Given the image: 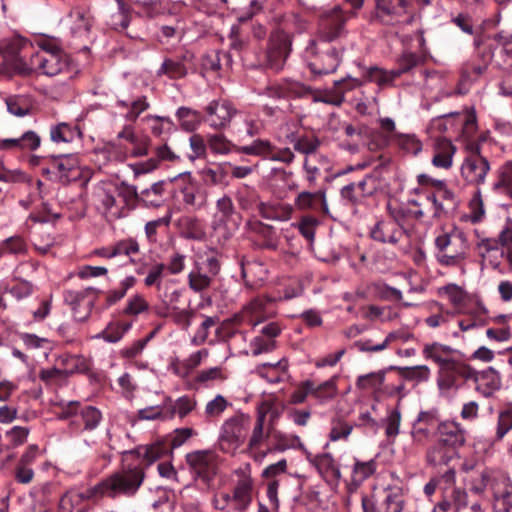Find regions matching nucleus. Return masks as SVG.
I'll list each match as a JSON object with an SVG mask.
<instances>
[{
	"instance_id": "obj_1",
	"label": "nucleus",
	"mask_w": 512,
	"mask_h": 512,
	"mask_svg": "<svg viewBox=\"0 0 512 512\" xmlns=\"http://www.w3.org/2000/svg\"><path fill=\"white\" fill-rule=\"evenodd\" d=\"M352 16L353 12H345L337 6L323 17L318 39L311 40L306 48L308 67L313 74L325 75L336 71L345 49L331 43L346 34L345 24Z\"/></svg>"
},
{
	"instance_id": "obj_2",
	"label": "nucleus",
	"mask_w": 512,
	"mask_h": 512,
	"mask_svg": "<svg viewBox=\"0 0 512 512\" xmlns=\"http://www.w3.org/2000/svg\"><path fill=\"white\" fill-rule=\"evenodd\" d=\"M145 478V466L135 459L128 450L122 452L121 469L83 492H71V501L96 500L102 497L115 498L119 495L133 496Z\"/></svg>"
},
{
	"instance_id": "obj_3",
	"label": "nucleus",
	"mask_w": 512,
	"mask_h": 512,
	"mask_svg": "<svg viewBox=\"0 0 512 512\" xmlns=\"http://www.w3.org/2000/svg\"><path fill=\"white\" fill-rule=\"evenodd\" d=\"M435 257L442 266H457L466 257L469 245L465 233L453 224L435 231Z\"/></svg>"
},
{
	"instance_id": "obj_4",
	"label": "nucleus",
	"mask_w": 512,
	"mask_h": 512,
	"mask_svg": "<svg viewBox=\"0 0 512 512\" xmlns=\"http://www.w3.org/2000/svg\"><path fill=\"white\" fill-rule=\"evenodd\" d=\"M462 138L465 145L466 156L461 166V174L469 183H478L480 162V135L478 134L477 112L472 108L465 115L462 127Z\"/></svg>"
},
{
	"instance_id": "obj_5",
	"label": "nucleus",
	"mask_w": 512,
	"mask_h": 512,
	"mask_svg": "<svg viewBox=\"0 0 512 512\" xmlns=\"http://www.w3.org/2000/svg\"><path fill=\"white\" fill-rule=\"evenodd\" d=\"M250 426V417L238 412L227 418L221 425L218 437L219 449L226 454L234 455L244 444Z\"/></svg>"
},
{
	"instance_id": "obj_6",
	"label": "nucleus",
	"mask_w": 512,
	"mask_h": 512,
	"mask_svg": "<svg viewBox=\"0 0 512 512\" xmlns=\"http://www.w3.org/2000/svg\"><path fill=\"white\" fill-rule=\"evenodd\" d=\"M363 512H402L405 505V495L398 485L387 486L361 498Z\"/></svg>"
},
{
	"instance_id": "obj_7",
	"label": "nucleus",
	"mask_w": 512,
	"mask_h": 512,
	"mask_svg": "<svg viewBox=\"0 0 512 512\" xmlns=\"http://www.w3.org/2000/svg\"><path fill=\"white\" fill-rule=\"evenodd\" d=\"M32 49V43L21 36L12 37L3 48V61L7 71L11 69L14 73L27 77L31 75L27 52Z\"/></svg>"
},
{
	"instance_id": "obj_8",
	"label": "nucleus",
	"mask_w": 512,
	"mask_h": 512,
	"mask_svg": "<svg viewBox=\"0 0 512 512\" xmlns=\"http://www.w3.org/2000/svg\"><path fill=\"white\" fill-rule=\"evenodd\" d=\"M482 489H489L493 494L494 512L512 510V486L502 472H486L482 475Z\"/></svg>"
},
{
	"instance_id": "obj_9",
	"label": "nucleus",
	"mask_w": 512,
	"mask_h": 512,
	"mask_svg": "<svg viewBox=\"0 0 512 512\" xmlns=\"http://www.w3.org/2000/svg\"><path fill=\"white\" fill-rule=\"evenodd\" d=\"M44 159L47 161L48 167L43 171L49 174L52 180L66 184L80 177L79 161L76 155H51Z\"/></svg>"
},
{
	"instance_id": "obj_10",
	"label": "nucleus",
	"mask_w": 512,
	"mask_h": 512,
	"mask_svg": "<svg viewBox=\"0 0 512 512\" xmlns=\"http://www.w3.org/2000/svg\"><path fill=\"white\" fill-rule=\"evenodd\" d=\"M438 374L437 384L439 389L448 391L452 388H457L461 380H472L477 384L479 373L455 358L451 362L444 364L439 369Z\"/></svg>"
},
{
	"instance_id": "obj_11",
	"label": "nucleus",
	"mask_w": 512,
	"mask_h": 512,
	"mask_svg": "<svg viewBox=\"0 0 512 512\" xmlns=\"http://www.w3.org/2000/svg\"><path fill=\"white\" fill-rule=\"evenodd\" d=\"M28 68H31V75L40 73L53 77L68 68V59L63 52L37 51L31 53Z\"/></svg>"
},
{
	"instance_id": "obj_12",
	"label": "nucleus",
	"mask_w": 512,
	"mask_h": 512,
	"mask_svg": "<svg viewBox=\"0 0 512 512\" xmlns=\"http://www.w3.org/2000/svg\"><path fill=\"white\" fill-rule=\"evenodd\" d=\"M182 195L184 205L192 210H200L206 204L207 196L190 172L180 173L170 179Z\"/></svg>"
},
{
	"instance_id": "obj_13",
	"label": "nucleus",
	"mask_w": 512,
	"mask_h": 512,
	"mask_svg": "<svg viewBox=\"0 0 512 512\" xmlns=\"http://www.w3.org/2000/svg\"><path fill=\"white\" fill-rule=\"evenodd\" d=\"M237 480L232 490L233 512H245L252 503L254 481L251 477L250 464L234 471Z\"/></svg>"
},
{
	"instance_id": "obj_14",
	"label": "nucleus",
	"mask_w": 512,
	"mask_h": 512,
	"mask_svg": "<svg viewBox=\"0 0 512 512\" xmlns=\"http://www.w3.org/2000/svg\"><path fill=\"white\" fill-rule=\"evenodd\" d=\"M292 39L283 30H275L271 33L266 52L267 66L274 70H280L284 66L290 52Z\"/></svg>"
},
{
	"instance_id": "obj_15",
	"label": "nucleus",
	"mask_w": 512,
	"mask_h": 512,
	"mask_svg": "<svg viewBox=\"0 0 512 512\" xmlns=\"http://www.w3.org/2000/svg\"><path fill=\"white\" fill-rule=\"evenodd\" d=\"M306 458L313 465L323 480L331 487H337L340 483L342 474L339 464L330 453H321L312 455L306 451Z\"/></svg>"
},
{
	"instance_id": "obj_16",
	"label": "nucleus",
	"mask_w": 512,
	"mask_h": 512,
	"mask_svg": "<svg viewBox=\"0 0 512 512\" xmlns=\"http://www.w3.org/2000/svg\"><path fill=\"white\" fill-rule=\"evenodd\" d=\"M407 229L387 218L378 220L369 231L371 239L382 244L396 245L407 237Z\"/></svg>"
},
{
	"instance_id": "obj_17",
	"label": "nucleus",
	"mask_w": 512,
	"mask_h": 512,
	"mask_svg": "<svg viewBox=\"0 0 512 512\" xmlns=\"http://www.w3.org/2000/svg\"><path fill=\"white\" fill-rule=\"evenodd\" d=\"M189 468L199 478L208 482L215 475V454L210 450H197L186 454Z\"/></svg>"
},
{
	"instance_id": "obj_18",
	"label": "nucleus",
	"mask_w": 512,
	"mask_h": 512,
	"mask_svg": "<svg viewBox=\"0 0 512 512\" xmlns=\"http://www.w3.org/2000/svg\"><path fill=\"white\" fill-rule=\"evenodd\" d=\"M408 0H375V10L371 20L383 24H393L407 13Z\"/></svg>"
},
{
	"instance_id": "obj_19",
	"label": "nucleus",
	"mask_w": 512,
	"mask_h": 512,
	"mask_svg": "<svg viewBox=\"0 0 512 512\" xmlns=\"http://www.w3.org/2000/svg\"><path fill=\"white\" fill-rule=\"evenodd\" d=\"M439 293L453 305L454 313L472 314L477 309L478 299L469 296L455 284L440 288Z\"/></svg>"
},
{
	"instance_id": "obj_20",
	"label": "nucleus",
	"mask_w": 512,
	"mask_h": 512,
	"mask_svg": "<svg viewBox=\"0 0 512 512\" xmlns=\"http://www.w3.org/2000/svg\"><path fill=\"white\" fill-rule=\"evenodd\" d=\"M500 21L499 13H496L494 19H487L482 22V45L491 51L493 55L494 50L500 48L501 52L512 56V34L504 36L502 33L489 34L485 30L495 27Z\"/></svg>"
},
{
	"instance_id": "obj_21",
	"label": "nucleus",
	"mask_w": 512,
	"mask_h": 512,
	"mask_svg": "<svg viewBox=\"0 0 512 512\" xmlns=\"http://www.w3.org/2000/svg\"><path fill=\"white\" fill-rule=\"evenodd\" d=\"M207 122L215 129L225 128L239 112L227 101H212L206 107Z\"/></svg>"
},
{
	"instance_id": "obj_22",
	"label": "nucleus",
	"mask_w": 512,
	"mask_h": 512,
	"mask_svg": "<svg viewBox=\"0 0 512 512\" xmlns=\"http://www.w3.org/2000/svg\"><path fill=\"white\" fill-rule=\"evenodd\" d=\"M129 454L132 455L135 459H139L144 464L145 468L158 459L171 455L173 452L171 447L165 439L159 440L151 445L146 446H138L134 449L128 450Z\"/></svg>"
},
{
	"instance_id": "obj_23",
	"label": "nucleus",
	"mask_w": 512,
	"mask_h": 512,
	"mask_svg": "<svg viewBox=\"0 0 512 512\" xmlns=\"http://www.w3.org/2000/svg\"><path fill=\"white\" fill-rule=\"evenodd\" d=\"M295 207L300 211H310L314 213H328L326 193L324 190L315 192L302 191L294 200Z\"/></svg>"
},
{
	"instance_id": "obj_24",
	"label": "nucleus",
	"mask_w": 512,
	"mask_h": 512,
	"mask_svg": "<svg viewBox=\"0 0 512 512\" xmlns=\"http://www.w3.org/2000/svg\"><path fill=\"white\" fill-rule=\"evenodd\" d=\"M437 439L448 447L458 451L465 443V431L455 421H443L436 428Z\"/></svg>"
},
{
	"instance_id": "obj_25",
	"label": "nucleus",
	"mask_w": 512,
	"mask_h": 512,
	"mask_svg": "<svg viewBox=\"0 0 512 512\" xmlns=\"http://www.w3.org/2000/svg\"><path fill=\"white\" fill-rule=\"evenodd\" d=\"M363 82L357 78H345L335 82L334 91H325L320 95H314L315 102H322L334 106H340L344 102L345 91L361 86Z\"/></svg>"
},
{
	"instance_id": "obj_26",
	"label": "nucleus",
	"mask_w": 512,
	"mask_h": 512,
	"mask_svg": "<svg viewBox=\"0 0 512 512\" xmlns=\"http://www.w3.org/2000/svg\"><path fill=\"white\" fill-rule=\"evenodd\" d=\"M276 316L275 300L257 297L243 307L242 317L252 320H269Z\"/></svg>"
},
{
	"instance_id": "obj_27",
	"label": "nucleus",
	"mask_w": 512,
	"mask_h": 512,
	"mask_svg": "<svg viewBox=\"0 0 512 512\" xmlns=\"http://www.w3.org/2000/svg\"><path fill=\"white\" fill-rule=\"evenodd\" d=\"M413 338V335L405 330H396L390 332L386 338L379 344L372 345L371 340L366 341H356L354 343L355 347L362 352H378L384 350L390 343L395 341H401L403 343L408 342Z\"/></svg>"
},
{
	"instance_id": "obj_28",
	"label": "nucleus",
	"mask_w": 512,
	"mask_h": 512,
	"mask_svg": "<svg viewBox=\"0 0 512 512\" xmlns=\"http://www.w3.org/2000/svg\"><path fill=\"white\" fill-rule=\"evenodd\" d=\"M458 455V451L448 447L446 444L441 443L437 439L426 452V461L432 466L448 465L449 462Z\"/></svg>"
},
{
	"instance_id": "obj_29",
	"label": "nucleus",
	"mask_w": 512,
	"mask_h": 512,
	"mask_svg": "<svg viewBox=\"0 0 512 512\" xmlns=\"http://www.w3.org/2000/svg\"><path fill=\"white\" fill-rule=\"evenodd\" d=\"M261 217L273 221H288L293 213V207L283 202H268L258 205Z\"/></svg>"
},
{
	"instance_id": "obj_30",
	"label": "nucleus",
	"mask_w": 512,
	"mask_h": 512,
	"mask_svg": "<svg viewBox=\"0 0 512 512\" xmlns=\"http://www.w3.org/2000/svg\"><path fill=\"white\" fill-rule=\"evenodd\" d=\"M337 380L338 376L335 375L317 386L311 380H306V386L320 404H326L338 394Z\"/></svg>"
},
{
	"instance_id": "obj_31",
	"label": "nucleus",
	"mask_w": 512,
	"mask_h": 512,
	"mask_svg": "<svg viewBox=\"0 0 512 512\" xmlns=\"http://www.w3.org/2000/svg\"><path fill=\"white\" fill-rule=\"evenodd\" d=\"M50 139L55 144L72 143L76 139H81L82 132L78 125L60 122L50 127Z\"/></svg>"
},
{
	"instance_id": "obj_32",
	"label": "nucleus",
	"mask_w": 512,
	"mask_h": 512,
	"mask_svg": "<svg viewBox=\"0 0 512 512\" xmlns=\"http://www.w3.org/2000/svg\"><path fill=\"white\" fill-rule=\"evenodd\" d=\"M455 147L446 138H438L434 144V155L432 164L438 168L448 169L452 166V159Z\"/></svg>"
},
{
	"instance_id": "obj_33",
	"label": "nucleus",
	"mask_w": 512,
	"mask_h": 512,
	"mask_svg": "<svg viewBox=\"0 0 512 512\" xmlns=\"http://www.w3.org/2000/svg\"><path fill=\"white\" fill-rule=\"evenodd\" d=\"M273 444L269 452H285L290 449H300L306 453V448L300 437L295 434H287L279 430L272 431Z\"/></svg>"
},
{
	"instance_id": "obj_34",
	"label": "nucleus",
	"mask_w": 512,
	"mask_h": 512,
	"mask_svg": "<svg viewBox=\"0 0 512 512\" xmlns=\"http://www.w3.org/2000/svg\"><path fill=\"white\" fill-rule=\"evenodd\" d=\"M166 181L161 180L153 183L149 188L141 190L139 193L135 191L136 198L148 207H159L164 202Z\"/></svg>"
},
{
	"instance_id": "obj_35",
	"label": "nucleus",
	"mask_w": 512,
	"mask_h": 512,
	"mask_svg": "<svg viewBox=\"0 0 512 512\" xmlns=\"http://www.w3.org/2000/svg\"><path fill=\"white\" fill-rule=\"evenodd\" d=\"M295 151L305 155V157H317V159L326 160V157L318 153L321 146V140L314 135H301L291 141Z\"/></svg>"
},
{
	"instance_id": "obj_36",
	"label": "nucleus",
	"mask_w": 512,
	"mask_h": 512,
	"mask_svg": "<svg viewBox=\"0 0 512 512\" xmlns=\"http://www.w3.org/2000/svg\"><path fill=\"white\" fill-rule=\"evenodd\" d=\"M266 417L267 411H264V409L262 408L258 409L256 421L247 444V449L249 451H254L258 449L262 445V443L269 437L270 432L264 431Z\"/></svg>"
},
{
	"instance_id": "obj_37",
	"label": "nucleus",
	"mask_w": 512,
	"mask_h": 512,
	"mask_svg": "<svg viewBox=\"0 0 512 512\" xmlns=\"http://www.w3.org/2000/svg\"><path fill=\"white\" fill-rule=\"evenodd\" d=\"M117 106L127 110L124 115L127 121L135 122L139 115L150 107V104L147 97L141 95L135 99H118Z\"/></svg>"
},
{
	"instance_id": "obj_38",
	"label": "nucleus",
	"mask_w": 512,
	"mask_h": 512,
	"mask_svg": "<svg viewBox=\"0 0 512 512\" xmlns=\"http://www.w3.org/2000/svg\"><path fill=\"white\" fill-rule=\"evenodd\" d=\"M390 371L392 370L385 368L377 372L359 375L356 380V387L360 390H373L379 394L382 384L386 381V374Z\"/></svg>"
},
{
	"instance_id": "obj_39",
	"label": "nucleus",
	"mask_w": 512,
	"mask_h": 512,
	"mask_svg": "<svg viewBox=\"0 0 512 512\" xmlns=\"http://www.w3.org/2000/svg\"><path fill=\"white\" fill-rule=\"evenodd\" d=\"M73 34L83 36L88 34L92 25V19L89 12L81 8H74L68 14Z\"/></svg>"
},
{
	"instance_id": "obj_40",
	"label": "nucleus",
	"mask_w": 512,
	"mask_h": 512,
	"mask_svg": "<svg viewBox=\"0 0 512 512\" xmlns=\"http://www.w3.org/2000/svg\"><path fill=\"white\" fill-rule=\"evenodd\" d=\"M98 290L94 287H88L81 290H66L63 294L64 301L73 309L84 304L90 306L93 301V297L97 294Z\"/></svg>"
},
{
	"instance_id": "obj_41",
	"label": "nucleus",
	"mask_w": 512,
	"mask_h": 512,
	"mask_svg": "<svg viewBox=\"0 0 512 512\" xmlns=\"http://www.w3.org/2000/svg\"><path fill=\"white\" fill-rule=\"evenodd\" d=\"M188 58V55L173 59L166 58L157 72L158 75H166L170 79L183 78L188 72L184 63Z\"/></svg>"
},
{
	"instance_id": "obj_42",
	"label": "nucleus",
	"mask_w": 512,
	"mask_h": 512,
	"mask_svg": "<svg viewBox=\"0 0 512 512\" xmlns=\"http://www.w3.org/2000/svg\"><path fill=\"white\" fill-rule=\"evenodd\" d=\"M166 418L172 419L174 416L180 418L186 417L196 406V401L190 396L179 397L175 402H172L170 398L166 401Z\"/></svg>"
},
{
	"instance_id": "obj_43",
	"label": "nucleus",
	"mask_w": 512,
	"mask_h": 512,
	"mask_svg": "<svg viewBox=\"0 0 512 512\" xmlns=\"http://www.w3.org/2000/svg\"><path fill=\"white\" fill-rule=\"evenodd\" d=\"M176 117L181 128L187 132L196 130L202 121V116L198 111L184 106L177 109Z\"/></svg>"
},
{
	"instance_id": "obj_44",
	"label": "nucleus",
	"mask_w": 512,
	"mask_h": 512,
	"mask_svg": "<svg viewBox=\"0 0 512 512\" xmlns=\"http://www.w3.org/2000/svg\"><path fill=\"white\" fill-rule=\"evenodd\" d=\"M130 328L131 322H108L106 328L94 338H103L106 342L116 343Z\"/></svg>"
},
{
	"instance_id": "obj_45",
	"label": "nucleus",
	"mask_w": 512,
	"mask_h": 512,
	"mask_svg": "<svg viewBox=\"0 0 512 512\" xmlns=\"http://www.w3.org/2000/svg\"><path fill=\"white\" fill-rule=\"evenodd\" d=\"M388 369L402 373L406 382H414L415 384L427 381L430 375V370L425 365L413 367L389 366Z\"/></svg>"
},
{
	"instance_id": "obj_46",
	"label": "nucleus",
	"mask_w": 512,
	"mask_h": 512,
	"mask_svg": "<svg viewBox=\"0 0 512 512\" xmlns=\"http://www.w3.org/2000/svg\"><path fill=\"white\" fill-rule=\"evenodd\" d=\"M213 277L203 271L201 266L195 268L188 274V284L194 292H202L212 284Z\"/></svg>"
},
{
	"instance_id": "obj_47",
	"label": "nucleus",
	"mask_w": 512,
	"mask_h": 512,
	"mask_svg": "<svg viewBox=\"0 0 512 512\" xmlns=\"http://www.w3.org/2000/svg\"><path fill=\"white\" fill-rule=\"evenodd\" d=\"M376 471V462L369 460L362 462L357 460L352 470L353 485L358 488L366 479L373 475Z\"/></svg>"
},
{
	"instance_id": "obj_48",
	"label": "nucleus",
	"mask_w": 512,
	"mask_h": 512,
	"mask_svg": "<svg viewBox=\"0 0 512 512\" xmlns=\"http://www.w3.org/2000/svg\"><path fill=\"white\" fill-rule=\"evenodd\" d=\"M136 278L132 275L125 277L119 286L111 289L106 294V303L108 305H114L125 297L128 290L133 288L136 284Z\"/></svg>"
},
{
	"instance_id": "obj_49",
	"label": "nucleus",
	"mask_w": 512,
	"mask_h": 512,
	"mask_svg": "<svg viewBox=\"0 0 512 512\" xmlns=\"http://www.w3.org/2000/svg\"><path fill=\"white\" fill-rule=\"evenodd\" d=\"M78 417L81 418L84 424L83 430L92 431L99 426L102 420V413L94 406H85L79 410Z\"/></svg>"
},
{
	"instance_id": "obj_50",
	"label": "nucleus",
	"mask_w": 512,
	"mask_h": 512,
	"mask_svg": "<svg viewBox=\"0 0 512 512\" xmlns=\"http://www.w3.org/2000/svg\"><path fill=\"white\" fill-rule=\"evenodd\" d=\"M272 148V143L269 140L257 139L250 145H245L239 148V152L246 155L260 156L268 160Z\"/></svg>"
},
{
	"instance_id": "obj_51",
	"label": "nucleus",
	"mask_w": 512,
	"mask_h": 512,
	"mask_svg": "<svg viewBox=\"0 0 512 512\" xmlns=\"http://www.w3.org/2000/svg\"><path fill=\"white\" fill-rule=\"evenodd\" d=\"M494 188L503 189L512 198V161H508L500 167Z\"/></svg>"
},
{
	"instance_id": "obj_52",
	"label": "nucleus",
	"mask_w": 512,
	"mask_h": 512,
	"mask_svg": "<svg viewBox=\"0 0 512 512\" xmlns=\"http://www.w3.org/2000/svg\"><path fill=\"white\" fill-rule=\"evenodd\" d=\"M7 110L17 117H24L30 113L31 107L28 100L19 95L10 96L6 99Z\"/></svg>"
},
{
	"instance_id": "obj_53",
	"label": "nucleus",
	"mask_w": 512,
	"mask_h": 512,
	"mask_svg": "<svg viewBox=\"0 0 512 512\" xmlns=\"http://www.w3.org/2000/svg\"><path fill=\"white\" fill-rule=\"evenodd\" d=\"M395 69L383 70L378 67H371L367 71V80L375 82L379 86L392 84L393 81L398 78Z\"/></svg>"
},
{
	"instance_id": "obj_54",
	"label": "nucleus",
	"mask_w": 512,
	"mask_h": 512,
	"mask_svg": "<svg viewBox=\"0 0 512 512\" xmlns=\"http://www.w3.org/2000/svg\"><path fill=\"white\" fill-rule=\"evenodd\" d=\"M237 214L215 213L213 216L212 226L214 230H225L234 232L238 228Z\"/></svg>"
},
{
	"instance_id": "obj_55",
	"label": "nucleus",
	"mask_w": 512,
	"mask_h": 512,
	"mask_svg": "<svg viewBox=\"0 0 512 512\" xmlns=\"http://www.w3.org/2000/svg\"><path fill=\"white\" fill-rule=\"evenodd\" d=\"M482 394L484 396L491 395L495 390H498L501 386V379L499 373L492 367L482 371Z\"/></svg>"
},
{
	"instance_id": "obj_56",
	"label": "nucleus",
	"mask_w": 512,
	"mask_h": 512,
	"mask_svg": "<svg viewBox=\"0 0 512 512\" xmlns=\"http://www.w3.org/2000/svg\"><path fill=\"white\" fill-rule=\"evenodd\" d=\"M285 98H304L312 94V89L298 81L283 80Z\"/></svg>"
},
{
	"instance_id": "obj_57",
	"label": "nucleus",
	"mask_w": 512,
	"mask_h": 512,
	"mask_svg": "<svg viewBox=\"0 0 512 512\" xmlns=\"http://www.w3.org/2000/svg\"><path fill=\"white\" fill-rule=\"evenodd\" d=\"M423 61V58L413 52H404L398 59V67L395 69L396 75L399 77L418 66Z\"/></svg>"
},
{
	"instance_id": "obj_58",
	"label": "nucleus",
	"mask_w": 512,
	"mask_h": 512,
	"mask_svg": "<svg viewBox=\"0 0 512 512\" xmlns=\"http://www.w3.org/2000/svg\"><path fill=\"white\" fill-rule=\"evenodd\" d=\"M130 11L124 3L119 2L118 9L110 17V25L115 30H124L130 23Z\"/></svg>"
},
{
	"instance_id": "obj_59",
	"label": "nucleus",
	"mask_w": 512,
	"mask_h": 512,
	"mask_svg": "<svg viewBox=\"0 0 512 512\" xmlns=\"http://www.w3.org/2000/svg\"><path fill=\"white\" fill-rule=\"evenodd\" d=\"M327 162L323 159H317V157H305L303 162V170L305 172V179L310 185L316 183L317 178L320 176L319 163Z\"/></svg>"
},
{
	"instance_id": "obj_60",
	"label": "nucleus",
	"mask_w": 512,
	"mask_h": 512,
	"mask_svg": "<svg viewBox=\"0 0 512 512\" xmlns=\"http://www.w3.org/2000/svg\"><path fill=\"white\" fill-rule=\"evenodd\" d=\"M149 305L145 298L140 294H135L131 296L125 308L123 309V314L128 316H137L148 309Z\"/></svg>"
},
{
	"instance_id": "obj_61",
	"label": "nucleus",
	"mask_w": 512,
	"mask_h": 512,
	"mask_svg": "<svg viewBox=\"0 0 512 512\" xmlns=\"http://www.w3.org/2000/svg\"><path fill=\"white\" fill-rule=\"evenodd\" d=\"M512 429V404L500 411L497 424V438L502 439Z\"/></svg>"
},
{
	"instance_id": "obj_62",
	"label": "nucleus",
	"mask_w": 512,
	"mask_h": 512,
	"mask_svg": "<svg viewBox=\"0 0 512 512\" xmlns=\"http://www.w3.org/2000/svg\"><path fill=\"white\" fill-rule=\"evenodd\" d=\"M112 246L114 251V257L131 256L139 252V244L136 240L132 238L120 240L113 244Z\"/></svg>"
},
{
	"instance_id": "obj_63",
	"label": "nucleus",
	"mask_w": 512,
	"mask_h": 512,
	"mask_svg": "<svg viewBox=\"0 0 512 512\" xmlns=\"http://www.w3.org/2000/svg\"><path fill=\"white\" fill-rule=\"evenodd\" d=\"M319 221L313 216H304L301 221L297 224L301 235L312 244L315 237V230Z\"/></svg>"
},
{
	"instance_id": "obj_64",
	"label": "nucleus",
	"mask_w": 512,
	"mask_h": 512,
	"mask_svg": "<svg viewBox=\"0 0 512 512\" xmlns=\"http://www.w3.org/2000/svg\"><path fill=\"white\" fill-rule=\"evenodd\" d=\"M208 146L213 153L228 154L233 145L223 134H216L208 138Z\"/></svg>"
}]
</instances>
